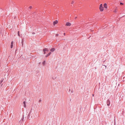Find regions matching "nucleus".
<instances>
[{
	"label": "nucleus",
	"mask_w": 125,
	"mask_h": 125,
	"mask_svg": "<svg viewBox=\"0 0 125 125\" xmlns=\"http://www.w3.org/2000/svg\"><path fill=\"white\" fill-rule=\"evenodd\" d=\"M99 9L101 11H102L103 10L104 8L102 6V4H101L100 5Z\"/></svg>",
	"instance_id": "obj_1"
},
{
	"label": "nucleus",
	"mask_w": 125,
	"mask_h": 125,
	"mask_svg": "<svg viewBox=\"0 0 125 125\" xmlns=\"http://www.w3.org/2000/svg\"><path fill=\"white\" fill-rule=\"evenodd\" d=\"M107 105L108 106H109V105L110 104V101L109 100V99H108L107 101L106 102Z\"/></svg>",
	"instance_id": "obj_2"
},
{
	"label": "nucleus",
	"mask_w": 125,
	"mask_h": 125,
	"mask_svg": "<svg viewBox=\"0 0 125 125\" xmlns=\"http://www.w3.org/2000/svg\"><path fill=\"white\" fill-rule=\"evenodd\" d=\"M71 25V23L69 22H67L66 23V25L70 26Z\"/></svg>",
	"instance_id": "obj_3"
},
{
	"label": "nucleus",
	"mask_w": 125,
	"mask_h": 125,
	"mask_svg": "<svg viewBox=\"0 0 125 125\" xmlns=\"http://www.w3.org/2000/svg\"><path fill=\"white\" fill-rule=\"evenodd\" d=\"M58 21L57 20H56L55 21H54L53 22V24L54 25L56 24H57L58 23Z\"/></svg>",
	"instance_id": "obj_4"
},
{
	"label": "nucleus",
	"mask_w": 125,
	"mask_h": 125,
	"mask_svg": "<svg viewBox=\"0 0 125 125\" xmlns=\"http://www.w3.org/2000/svg\"><path fill=\"white\" fill-rule=\"evenodd\" d=\"M104 7L105 8H107V6L106 3H105L104 4Z\"/></svg>",
	"instance_id": "obj_5"
},
{
	"label": "nucleus",
	"mask_w": 125,
	"mask_h": 125,
	"mask_svg": "<svg viewBox=\"0 0 125 125\" xmlns=\"http://www.w3.org/2000/svg\"><path fill=\"white\" fill-rule=\"evenodd\" d=\"M51 52H50L49 53L47 54L46 55L45 57H48V56H49L51 54Z\"/></svg>",
	"instance_id": "obj_6"
},
{
	"label": "nucleus",
	"mask_w": 125,
	"mask_h": 125,
	"mask_svg": "<svg viewBox=\"0 0 125 125\" xmlns=\"http://www.w3.org/2000/svg\"><path fill=\"white\" fill-rule=\"evenodd\" d=\"M43 49L44 51H49V50L48 48H44Z\"/></svg>",
	"instance_id": "obj_7"
},
{
	"label": "nucleus",
	"mask_w": 125,
	"mask_h": 125,
	"mask_svg": "<svg viewBox=\"0 0 125 125\" xmlns=\"http://www.w3.org/2000/svg\"><path fill=\"white\" fill-rule=\"evenodd\" d=\"M55 50V49L54 48H53L51 49L50 50V51L52 52H53Z\"/></svg>",
	"instance_id": "obj_8"
},
{
	"label": "nucleus",
	"mask_w": 125,
	"mask_h": 125,
	"mask_svg": "<svg viewBox=\"0 0 125 125\" xmlns=\"http://www.w3.org/2000/svg\"><path fill=\"white\" fill-rule=\"evenodd\" d=\"M23 104H24V107H26V102L25 101H24L23 102Z\"/></svg>",
	"instance_id": "obj_9"
},
{
	"label": "nucleus",
	"mask_w": 125,
	"mask_h": 125,
	"mask_svg": "<svg viewBox=\"0 0 125 125\" xmlns=\"http://www.w3.org/2000/svg\"><path fill=\"white\" fill-rule=\"evenodd\" d=\"M4 80L3 79H2L0 81V84H1L2 82Z\"/></svg>",
	"instance_id": "obj_10"
},
{
	"label": "nucleus",
	"mask_w": 125,
	"mask_h": 125,
	"mask_svg": "<svg viewBox=\"0 0 125 125\" xmlns=\"http://www.w3.org/2000/svg\"><path fill=\"white\" fill-rule=\"evenodd\" d=\"M32 8V7L31 6L29 8V9H30Z\"/></svg>",
	"instance_id": "obj_11"
},
{
	"label": "nucleus",
	"mask_w": 125,
	"mask_h": 125,
	"mask_svg": "<svg viewBox=\"0 0 125 125\" xmlns=\"http://www.w3.org/2000/svg\"><path fill=\"white\" fill-rule=\"evenodd\" d=\"M13 44H11L10 45V48H12L13 47Z\"/></svg>",
	"instance_id": "obj_12"
},
{
	"label": "nucleus",
	"mask_w": 125,
	"mask_h": 125,
	"mask_svg": "<svg viewBox=\"0 0 125 125\" xmlns=\"http://www.w3.org/2000/svg\"><path fill=\"white\" fill-rule=\"evenodd\" d=\"M43 51L44 52V53H43L44 54H45V53H46L45 51H44V49H43Z\"/></svg>",
	"instance_id": "obj_13"
},
{
	"label": "nucleus",
	"mask_w": 125,
	"mask_h": 125,
	"mask_svg": "<svg viewBox=\"0 0 125 125\" xmlns=\"http://www.w3.org/2000/svg\"><path fill=\"white\" fill-rule=\"evenodd\" d=\"M23 39H22V46L23 45Z\"/></svg>",
	"instance_id": "obj_14"
},
{
	"label": "nucleus",
	"mask_w": 125,
	"mask_h": 125,
	"mask_svg": "<svg viewBox=\"0 0 125 125\" xmlns=\"http://www.w3.org/2000/svg\"><path fill=\"white\" fill-rule=\"evenodd\" d=\"M45 61H44L42 63V64L43 65L44 64H45Z\"/></svg>",
	"instance_id": "obj_15"
},
{
	"label": "nucleus",
	"mask_w": 125,
	"mask_h": 125,
	"mask_svg": "<svg viewBox=\"0 0 125 125\" xmlns=\"http://www.w3.org/2000/svg\"><path fill=\"white\" fill-rule=\"evenodd\" d=\"M74 1H73L72 2L71 4H73V3H74Z\"/></svg>",
	"instance_id": "obj_16"
},
{
	"label": "nucleus",
	"mask_w": 125,
	"mask_h": 125,
	"mask_svg": "<svg viewBox=\"0 0 125 125\" xmlns=\"http://www.w3.org/2000/svg\"><path fill=\"white\" fill-rule=\"evenodd\" d=\"M120 5H123L124 4L122 2H120Z\"/></svg>",
	"instance_id": "obj_17"
},
{
	"label": "nucleus",
	"mask_w": 125,
	"mask_h": 125,
	"mask_svg": "<svg viewBox=\"0 0 125 125\" xmlns=\"http://www.w3.org/2000/svg\"><path fill=\"white\" fill-rule=\"evenodd\" d=\"M13 44V41H12L11 43V44Z\"/></svg>",
	"instance_id": "obj_18"
},
{
	"label": "nucleus",
	"mask_w": 125,
	"mask_h": 125,
	"mask_svg": "<svg viewBox=\"0 0 125 125\" xmlns=\"http://www.w3.org/2000/svg\"><path fill=\"white\" fill-rule=\"evenodd\" d=\"M58 35H58V34H56V36H58Z\"/></svg>",
	"instance_id": "obj_19"
},
{
	"label": "nucleus",
	"mask_w": 125,
	"mask_h": 125,
	"mask_svg": "<svg viewBox=\"0 0 125 125\" xmlns=\"http://www.w3.org/2000/svg\"><path fill=\"white\" fill-rule=\"evenodd\" d=\"M41 101V99H40L39 100V102H40Z\"/></svg>",
	"instance_id": "obj_20"
},
{
	"label": "nucleus",
	"mask_w": 125,
	"mask_h": 125,
	"mask_svg": "<svg viewBox=\"0 0 125 125\" xmlns=\"http://www.w3.org/2000/svg\"><path fill=\"white\" fill-rule=\"evenodd\" d=\"M19 31H18V35L19 36H20L19 34Z\"/></svg>",
	"instance_id": "obj_21"
},
{
	"label": "nucleus",
	"mask_w": 125,
	"mask_h": 125,
	"mask_svg": "<svg viewBox=\"0 0 125 125\" xmlns=\"http://www.w3.org/2000/svg\"><path fill=\"white\" fill-rule=\"evenodd\" d=\"M116 10L115 9V11H114V12H116Z\"/></svg>",
	"instance_id": "obj_22"
},
{
	"label": "nucleus",
	"mask_w": 125,
	"mask_h": 125,
	"mask_svg": "<svg viewBox=\"0 0 125 125\" xmlns=\"http://www.w3.org/2000/svg\"><path fill=\"white\" fill-rule=\"evenodd\" d=\"M77 18V16L75 17V19H76Z\"/></svg>",
	"instance_id": "obj_23"
},
{
	"label": "nucleus",
	"mask_w": 125,
	"mask_h": 125,
	"mask_svg": "<svg viewBox=\"0 0 125 125\" xmlns=\"http://www.w3.org/2000/svg\"><path fill=\"white\" fill-rule=\"evenodd\" d=\"M32 34H35V33H34V32H32Z\"/></svg>",
	"instance_id": "obj_24"
},
{
	"label": "nucleus",
	"mask_w": 125,
	"mask_h": 125,
	"mask_svg": "<svg viewBox=\"0 0 125 125\" xmlns=\"http://www.w3.org/2000/svg\"><path fill=\"white\" fill-rule=\"evenodd\" d=\"M63 35H65V33H63Z\"/></svg>",
	"instance_id": "obj_25"
},
{
	"label": "nucleus",
	"mask_w": 125,
	"mask_h": 125,
	"mask_svg": "<svg viewBox=\"0 0 125 125\" xmlns=\"http://www.w3.org/2000/svg\"><path fill=\"white\" fill-rule=\"evenodd\" d=\"M70 91H71V90H70V89L69 90V92H70Z\"/></svg>",
	"instance_id": "obj_26"
},
{
	"label": "nucleus",
	"mask_w": 125,
	"mask_h": 125,
	"mask_svg": "<svg viewBox=\"0 0 125 125\" xmlns=\"http://www.w3.org/2000/svg\"><path fill=\"white\" fill-rule=\"evenodd\" d=\"M73 90H72V91H71V92H72V93H73Z\"/></svg>",
	"instance_id": "obj_27"
},
{
	"label": "nucleus",
	"mask_w": 125,
	"mask_h": 125,
	"mask_svg": "<svg viewBox=\"0 0 125 125\" xmlns=\"http://www.w3.org/2000/svg\"><path fill=\"white\" fill-rule=\"evenodd\" d=\"M2 84H1V86H2Z\"/></svg>",
	"instance_id": "obj_28"
},
{
	"label": "nucleus",
	"mask_w": 125,
	"mask_h": 125,
	"mask_svg": "<svg viewBox=\"0 0 125 125\" xmlns=\"http://www.w3.org/2000/svg\"><path fill=\"white\" fill-rule=\"evenodd\" d=\"M94 95L93 94V96H94Z\"/></svg>",
	"instance_id": "obj_29"
},
{
	"label": "nucleus",
	"mask_w": 125,
	"mask_h": 125,
	"mask_svg": "<svg viewBox=\"0 0 125 125\" xmlns=\"http://www.w3.org/2000/svg\"><path fill=\"white\" fill-rule=\"evenodd\" d=\"M52 79H53V78H54V77H53H53H52Z\"/></svg>",
	"instance_id": "obj_30"
},
{
	"label": "nucleus",
	"mask_w": 125,
	"mask_h": 125,
	"mask_svg": "<svg viewBox=\"0 0 125 125\" xmlns=\"http://www.w3.org/2000/svg\"><path fill=\"white\" fill-rule=\"evenodd\" d=\"M52 79H53V78H54V77H53H53H52Z\"/></svg>",
	"instance_id": "obj_31"
}]
</instances>
